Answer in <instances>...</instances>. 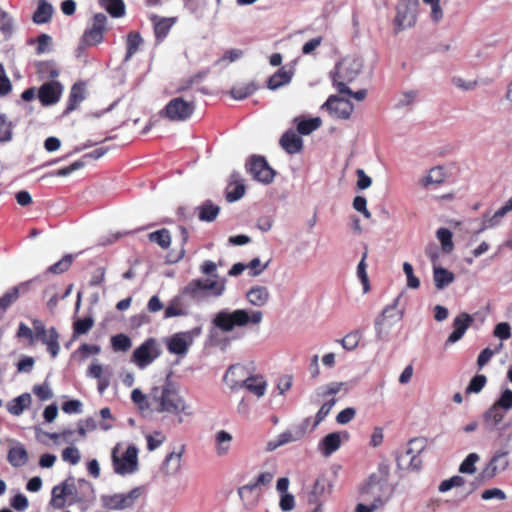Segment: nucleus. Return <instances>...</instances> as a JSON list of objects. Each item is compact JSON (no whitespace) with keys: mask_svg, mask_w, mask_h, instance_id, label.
Instances as JSON below:
<instances>
[{"mask_svg":"<svg viewBox=\"0 0 512 512\" xmlns=\"http://www.w3.org/2000/svg\"><path fill=\"white\" fill-rule=\"evenodd\" d=\"M149 405L159 413H168L177 416H193L190 404L179 394L178 389L168 381L153 386L148 393Z\"/></svg>","mask_w":512,"mask_h":512,"instance_id":"nucleus-1","label":"nucleus"},{"mask_svg":"<svg viewBox=\"0 0 512 512\" xmlns=\"http://www.w3.org/2000/svg\"><path fill=\"white\" fill-rule=\"evenodd\" d=\"M217 265L210 261H204L200 271L210 276L207 279H193L181 291L185 296L194 300H202L208 296L220 297L226 289V279L216 273Z\"/></svg>","mask_w":512,"mask_h":512,"instance_id":"nucleus-2","label":"nucleus"},{"mask_svg":"<svg viewBox=\"0 0 512 512\" xmlns=\"http://www.w3.org/2000/svg\"><path fill=\"white\" fill-rule=\"evenodd\" d=\"M50 504L56 509L63 508L69 502H91L95 498L93 485L85 479L68 477L52 489Z\"/></svg>","mask_w":512,"mask_h":512,"instance_id":"nucleus-3","label":"nucleus"},{"mask_svg":"<svg viewBox=\"0 0 512 512\" xmlns=\"http://www.w3.org/2000/svg\"><path fill=\"white\" fill-rule=\"evenodd\" d=\"M263 313L260 310L236 309L233 311L221 310L212 320L213 325L222 332L228 333L235 328L248 325H259L262 322Z\"/></svg>","mask_w":512,"mask_h":512,"instance_id":"nucleus-4","label":"nucleus"},{"mask_svg":"<svg viewBox=\"0 0 512 512\" xmlns=\"http://www.w3.org/2000/svg\"><path fill=\"white\" fill-rule=\"evenodd\" d=\"M363 68V60L358 56H347L336 66L334 85L339 93L350 94L351 89L347 83L354 81Z\"/></svg>","mask_w":512,"mask_h":512,"instance_id":"nucleus-5","label":"nucleus"},{"mask_svg":"<svg viewBox=\"0 0 512 512\" xmlns=\"http://www.w3.org/2000/svg\"><path fill=\"white\" fill-rule=\"evenodd\" d=\"M114 472L125 476L138 470V449L134 445L122 450L121 444L114 446L111 452Z\"/></svg>","mask_w":512,"mask_h":512,"instance_id":"nucleus-6","label":"nucleus"},{"mask_svg":"<svg viewBox=\"0 0 512 512\" xmlns=\"http://www.w3.org/2000/svg\"><path fill=\"white\" fill-rule=\"evenodd\" d=\"M145 493V487L138 486L126 493L104 494L100 497V501L105 509L121 511L133 508Z\"/></svg>","mask_w":512,"mask_h":512,"instance_id":"nucleus-7","label":"nucleus"},{"mask_svg":"<svg viewBox=\"0 0 512 512\" xmlns=\"http://www.w3.org/2000/svg\"><path fill=\"white\" fill-rule=\"evenodd\" d=\"M402 294L398 295L391 305L385 307L382 313L375 320L376 336L379 339H385L391 328L403 317V311L398 309Z\"/></svg>","mask_w":512,"mask_h":512,"instance_id":"nucleus-8","label":"nucleus"},{"mask_svg":"<svg viewBox=\"0 0 512 512\" xmlns=\"http://www.w3.org/2000/svg\"><path fill=\"white\" fill-rule=\"evenodd\" d=\"M195 108L196 105L193 99L187 100L183 97H175L166 104L161 114L170 121L181 122L189 119Z\"/></svg>","mask_w":512,"mask_h":512,"instance_id":"nucleus-9","label":"nucleus"},{"mask_svg":"<svg viewBox=\"0 0 512 512\" xmlns=\"http://www.w3.org/2000/svg\"><path fill=\"white\" fill-rule=\"evenodd\" d=\"M418 4V0H404L397 5L396 16L393 20L395 34L415 25Z\"/></svg>","mask_w":512,"mask_h":512,"instance_id":"nucleus-10","label":"nucleus"},{"mask_svg":"<svg viewBox=\"0 0 512 512\" xmlns=\"http://www.w3.org/2000/svg\"><path fill=\"white\" fill-rule=\"evenodd\" d=\"M202 333L201 327H194L191 330L178 332L166 339L167 350L171 354L184 356L192 346L194 340Z\"/></svg>","mask_w":512,"mask_h":512,"instance_id":"nucleus-11","label":"nucleus"},{"mask_svg":"<svg viewBox=\"0 0 512 512\" xmlns=\"http://www.w3.org/2000/svg\"><path fill=\"white\" fill-rule=\"evenodd\" d=\"M425 439L414 438L411 439L405 451L397 456V465L400 469L418 470L421 467L422 461L419 454L425 448Z\"/></svg>","mask_w":512,"mask_h":512,"instance_id":"nucleus-12","label":"nucleus"},{"mask_svg":"<svg viewBox=\"0 0 512 512\" xmlns=\"http://www.w3.org/2000/svg\"><path fill=\"white\" fill-rule=\"evenodd\" d=\"M161 354L158 342L154 338H149L137 347L131 361L140 369L146 368L154 362Z\"/></svg>","mask_w":512,"mask_h":512,"instance_id":"nucleus-13","label":"nucleus"},{"mask_svg":"<svg viewBox=\"0 0 512 512\" xmlns=\"http://www.w3.org/2000/svg\"><path fill=\"white\" fill-rule=\"evenodd\" d=\"M107 16L103 13H97L92 18L91 27L88 28L81 40L82 45L93 46L102 42L104 31L106 30Z\"/></svg>","mask_w":512,"mask_h":512,"instance_id":"nucleus-14","label":"nucleus"},{"mask_svg":"<svg viewBox=\"0 0 512 512\" xmlns=\"http://www.w3.org/2000/svg\"><path fill=\"white\" fill-rule=\"evenodd\" d=\"M246 166L252 177L255 180L262 182L264 184H269L270 182H272L275 176L274 170L268 165V163L263 157H251L247 162Z\"/></svg>","mask_w":512,"mask_h":512,"instance_id":"nucleus-15","label":"nucleus"},{"mask_svg":"<svg viewBox=\"0 0 512 512\" xmlns=\"http://www.w3.org/2000/svg\"><path fill=\"white\" fill-rule=\"evenodd\" d=\"M322 108L326 109L331 117L337 119H349L353 110V104L346 99L332 95L322 105Z\"/></svg>","mask_w":512,"mask_h":512,"instance_id":"nucleus-16","label":"nucleus"},{"mask_svg":"<svg viewBox=\"0 0 512 512\" xmlns=\"http://www.w3.org/2000/svg\"><path fill=\"white\" fill-rule=\"evenodd\" d=\"M365 493L373 499L372 509H378L389 500L391 489L385 482L370 481L365 488Z\"/></svg>","mask_w":512,"mask_h":512,"instance_id":"nucleus-17","label":"nucleus"},{"mask_svg":"<svg viewBox=\"0 0 512 512\" xmlns=\"http://www.w3.org/2000/svg\"><path fill=\"white\" fill-rule=\"evenodd\" d=\"M238 495L247 510L255 508L262 495V489L251 482L238 488Z\"/></svg>","mask_w":512,"mask_h":512,"instance_id":"nucleus-18","label":"nucleus"},{"mask_svg":"<svg viewBox=\"0 0 512 512\" xmlns=\"http://www.w3.org/2000/svg\"><path fill=\"white\" fill-rule=\"evenodd\" d=\"M343 439H348L346 432L329 433L319 442L318 450L323 456L329 457L340 448Z\"/></svg>","mask_w":512,"mask_h":512,"instance_id":"nucleus-19","label":"nucleus"},{"mask_svg":"<svg viewBox=\"0 0 512 512\" xmlns=\"http://www.w3.org/2000/svg\"><path fill=\"white\" fill-rule=\"evenodd\" d=\"M509 465V461L507 458L506 452H498L496 453L487 466L483 469L480 474V477L483 480L492 479L498 473L507 469Z\"/></svg>","mask_w":512,"mask_h":512,"instance_id":"nucleus-20","label":"nucleus"},{"mask_svg":"<svg viewBox=\"0 0 512 512\" xmlns=\"http://www.w3.org/2000/svg\"><path fill=\"white\" fill-rule=\"evenodd\" d=\"M62 90L61 84L57 81L44 83L39 88L38 98L43 105H52L59 101Z\"/></svg>","mask_w":512,"mask_h":512,"instance_id":"nucleus-21","label":"nucleus"},{"mask_svg":"<svg viewBox=\"0 0 512 512\" xmlns=\"http://www.w3.org/2000/svg\"><path fill=\"white\" fill-rule=\"evenodd\" d=\"M247 377L249 375L246 367L241 364H235L226 371L224 381L231 389H238L243 387Z\"/></svg>","mask_w":512,"mask_h":512,"instance_id":"nucleus-22","label":"nucleus"},{"mask_svg":"<svg viewBox=\"0 0 512 512\" xmlns=\"http://www.w3.org/2000/svg\"><path fill=\"white\" fill-rule=\"evenodd\" d=\"M106 152H107L106 148H103V147L97 148V149L93 150L92 152L85 154L82 157V159L75 161L68 167L61 168V169L57 170L56 172H54V175L61 176V177L68 176L72 172L83 168L85 166L87 160H89V159L97 160V159L101 158L102 156H104Z\"/></svg>","mask_w":512,"mask_h":512,"instance_id":"nucleus-23","label":"nucleus"},{"mask_svg":"<svg viewBox=\"0 0 512 512\" xmlns=\"http://www.w3.org/2000/svg\"><path fill=\"white\" fill-rule=\"evenodd\" d=\"M509 212H512V196L493 215L483 216L479 232L498 226Z\"/></svg>","mask_w":512,"mask_h":512,"instance_id":"nucleus-24","label":"nucleus"},{"mask_svg":"<svg viewBox=\"0 0 512 512\" xmlns=\"http://www.w3.org/2000/svg\"><path fill=\"white\" fill-rule=\"evenodd\" d=\"M472 322V316L467 313H461L456 316L453 320V332L449 335L447 344H453L459 341L465 334L466 330L470 327Z\"/></svg>","mask_w":512,"mask_h":512,"instance_id":"nucleus-25","label":"nucleus"},{"mask_svg":"<svg viewBox=\"0 0 512 512\" xmlns=\"http://www.w3.org/2000/svg\"><path fill=\"white\" fill-rule=\"evenodd\" d=\"M150 20L154 26L155 37L159 42L163 41L176 23L175 17H160L158 15H152Z\"/></svg>","mask_w":512,"mask_h":512,"instance_id":"nucleus-26","label":"nucleus"},{"mask_svg":"<svg viewBox=\"0 0 512 512\" xmlns=\"http://www.w3.org/2000/svg\"><path fill=\"white\" fill-rule=\"evenodd\" d=\"M446 172L442 166H435L431 168L423 177L418 181L420 187L427 189L430 186H438L445 182Z\"/></svg>","mask_w":512,"mask_h":512,"instance_id":"nucleus-27","label":"nucleus"},{"mask_svg":"<svg viewBox=\"0 0 512 512\" xmlns=\"http://www.w3.org/2000/svg\"><path fill=\"white\" fill-rule=\"evenodd\" d=\"M184 452V446L180 447L178 452H171L166 457L162 464L161 471L166 476H174L181 469V458Z\"/></svg>","mask_w":512,"mask_h":512,"instance_id":"nucleus-28","label":"nucleus"},{"mask_svg":"<svg viewBox=\"0 0 512 512\" xmlns=\"http://www.w3.org/2000/svg\"><path fill=\"white\" fill-rule=\"evenodd\" d=\"M280 145L287 153L296 154L303 149V140L295 131L288 130L282 135Z\"/></svg>","mask_w":512,"mask_h":512,"instance_id":"nucleus-29","label":"nucleus"},{"mask_svg":"<svg viewBox=\"0 0 512 512\" xmlns=\"http://www.w3.org/2000/svg\"><path fill=\"white\" fill-rule=\"evenodd\" d=\"M36 339L40 340L47 348L53 358L57 357L60 351L59 334L54 327L48 328L46 333Z\"/></svg>","mask_w":512,"mask_h":512,"instance_id":"nucleus-30","label":"nucleus"},{"mask_svg":"<svg viewBox=\"0 0 512 512\" xmlns=\"http://www.w3.org/2000/svg\"><path fill=\"white\" fill-rule=\"evenodd\" d=\"M246 298L251 305L263 307L270 299V292L267 287L254 286L247 291Z\"/></svg>","mask_w":512,"mask_h":512,"instance_id":"nucleus-31","label":"nucleus"},{"mask_svg":"<svg viewBox=\"0 0 512 512\" xmlns=\"http://www.w3.org/2000/svg\"><path fill=\"white\" fill-rule=\"evenodd\" d=\"M249 392L261 398L267 390V381L262 375H250L243 385Z\"/></svg>","mask_w":512,"mask_h":512,"instance_id":"nucleus-32","label":"nucleus"},{"mask_svg":"<svg viewBox=\"0 0 512 512\" xmlns=\"http://www.w3.org/2000/svg\"><path fill=\"white\" fill-rule=\"evenodd\" d=\"M245 194V186L240 179V175L233 173L231 175V182L227 188L226 199L228 202H234L242 198Z\"/></svg>","mask_w":512,"mask_h":512,"instance_id":"nucleus-33","label":"nucleus"},{"mask_svg":"<svg viewBox=\"0 0 512 512\" xmlns=\"http://www.w3.org/2000/svg\"><path fill=\"white\" fill-rule=\"evenodd\" d=\"M293 76L291 70H286L284 67L275 72L267 81V87L270 90H277L278 88L290 83Z\"/></svg>","mask_w":512,"mask_h":512,"instance_id":"nucleus-34","label":"nucleus"},{"mask_svg":"<svg viewBox=\"0 0 512 512\" xmlns=\"http://www.w3.org/2000/svg\"><path fill=\"white\" fill-rule=\"evenodd\" d=\"M454 279V274L451 271L442 268L439 265L433 267V281L438 290H442L450 285Z\"/></svg>","mask_w":512,"mask_h":512,"instance_id":"nucleus-35","label":"nucleus"},{"mask_svg":"<svg viewBox=\"0 0 512 512\" xmlns=\"http://www.w3.org/2000/svg\"><path fill=\"white\" fill-rule=\"evenodd\" d=\"M54 12L53 6L47 2L46 0H39L38 7L33 14V22L36 24H44L47 23Z\"/></svg>","mask_w":512,"mask_h":512,"instance_id":"nucleus-36","label":"nucleus"},{"mask_svg":"<svg viewBox=\"0 0 512 512\" xmlns=\"http://www.w3.org/2000/svg\"><path fill=\"white\" fill-rule=\"evenodd\" d=\"M196 210L198 211L200 221L212 222L218 216L220 207L210 200H207L202 205L198 206Z\"/></svg>","mask_w":512,"mask_h":512,"instance_id":"nucleus-37","label":"nucleus"},{"mask_svg":"<svg viewBox=\"0 0 512 512\" xmlns=\"http://www.w3.org/2000/svg\"><path fill=\"white\" fill-rule=\"evenodd\" d=\"M7 460L13 467H22L28 462V453L24 446L19 444L9 450Z\"/></svg>","mask_w":512,"mask_h":512,"instance_id":"nucleus-38","label":"nucleus"},{"mask_svg":"<svg viewBox=\"0 0 512 512\" xmlns=\"http://www.w3.org/2000/svg\"><path fill=\"white\" fill-rule=\"evenodd\" d=\"M294 123L297 126V132L299 134L309 135L321 126L322 120L319 117H314L310 119H302L300 117H296L294 119Z\"/></svg>","mask_w":512,"mask_h":512,"instance_id":"nucleus-39","label":"nucleus"},{"mask_svg":"<svg viewBox=\"0 0 512 512\" xmlns=\"http://www.w3.org/2000/svg\"><path fill=\"white\" fill-rule=\"evenodd\" d=\"M98 3L113 18L125 15L126 8L123 0H98Z\"/></svg>","mask_w":512,"mask_h":512,"instance_id":"nucleus-40","label":"nucleus"},{"mask_svg":"<svg viewBox=\"0 0 512 512\" xmlns=\"http://www.w3.org/2000/svg\"><path fill=\"white\" fill-rule=\"evenodd\" d=\"M32 398L29 393H24L14 399H12L7 404V410L15 416H19L23 413V411L29 407L31 404Z\"/></svg>","mask_w":512,"mask_h":512,"instance_id":"nucleus-41","label":"nucleus"},{"mask_svg":"<svg viewBox=\"0 0 512 512\" xmlns=\"http://www.w3.org/2000/svg\"><path fill=\"white\" fill-rule=\"evenodd\" d=\"M345 386L343 382H331L326 385H322L315 390L314 397L315 401L318 402L321 399H325L329 396H333L339 393Z\"/></svg>","mask_w":512,"mask_h":512,"instance_id":"nucleus-42","label":"nucleus"},{"mask_svg":"<svg viewBox=\"0 0 512 512\" xmlns=\"http://www.w3.org/2000/svg\"><path fill=\"white\" fill-rule=\"evenodd\" d=\"M232 440L233 437L229 432L225 430H220L216 432L215 443L216 453L218 456H224L229 452Z\"/></svg>","mask_w":512,"mask_h":512,"instance_id":"nucleus-43","label":"nucleus"},{"mask_svg":"<svg viewBox=\"0 0 512 512\" xmlns=\"http://www.w3.org/2000/svg\"><path fill=\"white\" fill-rule=\"evenodd\" d=\"M14 21L12 17L0 8V39H9L14 32Z\"/></svg>","mask_w":512,"mask_h":512,"instance_id":"nucleus-44","label":"nucleus"},{"mask_svg":"<svg viewBox=\"0 0 512 512\" xmlns=\"http://www.w3.org/2000/svg\"><path fill=\"white\" fill-rule=\"evenodd\" d=\"M28 282L22 283L19 286H15L10 288L1 298H0V310L4 312L14 301L19 297V291L21 288L27 290Z\"/></svg>","mask_w":512,"mask_h":512,"instance_id":"nucleus-45","label":"nucleus"},{"mask_svg":"<svg viewBox=\"0 0 512 512\" xmlns=\"http://www.w3.org/2000/svg\"><path fill=\"white\" fill-rule=\"evenodd\" d=\"M507 411H504L501 407H498L497 404H493L484 414V421L487 425L491 427L499 424L505 417Z\"/></svg>","mask_w":512,"mask_h":512,"instance_id":"nucleus-46","label":"nucleus"},{"mask_svg":"<svg viewBox=\"0 0 512 512\" xmlns=\"http://www.w3.org/2000/svg\"><path fill=\"white\" fill-rule=\"evenodd\" d=\"M257 90L254 82L240 83L231 89V96L236 100H242L250 96Z\"/></svg>","mask_w":512,"mask_h":512,"instance_id":"nucleus-47","label":"nucleus"},{"mask_svg":"<svg viewBox=\"0 0 512 512\" xmlns=\"http://www.w3.org/2000/svg\"><path fill=\"white\" fill-rule=\"evenodd\" d=\"M142 44L143 38L141 35L138 32H130L126 39L127 51L125 61H128L139 50Z\"/></svg>","mask_w":512,"mask_h":512,"instance_id":"nucleus-48","label":"nucleus"},{"mask_svg":"<svg viewBox=\"0 0 512 512\" xmlns=\"http://www.w3.org/2000/svg\"><path fill=\"white\" fill-rule=\"evenodd\" d=\"M85 89L82 84L73 85L70 95L67 110H74L85 98Z\"/></svg>","mask_w":512,"mask_h":512,"instance_id":"nucleus-49","label":"nucleus"},{"mask_svg":"<svg viewBox=\"0 0 512 512\" xmlns=\"http://www.w3.org/2000/svg\"><path fill=\"white\" fill-rule=\"evenodd\" d=\"M94 325V319L92 317H86L78 319L73 323V338L78 337L89 332Z\"/></svg>","mask_w":512,"mask_h":512,"instance_id":"nucleus-50","label":"nucleus"},{"mask_svg":"<svg viewBox=\"0 0 512 512\" xmlns=\"http://www.w3.org/2000/svg\"><path fill=\"white\" fill-rule=\"evenodd\" d=\"M149 239L157 243L162 248H168L171 243V236L167 229H161L149 234Z\"/></svg>","mask_w":512,"mask_h":512,"instance_id":"nucleus-51","label":"nucleus"},{"mask_svg":"<svg viewBox=\"0 0 512 512\" xmlns=\"http://www.w3.org/2000/svg\"><path fill=\"white\" fill-rule=\"evenodd\" d=\"M111 345L114 351L125 352L131 348L132 341L125 334H117L111 338Z\"/></svg>","mask_w":512,"mask_h":512,"instance_id":"nucleus-52","label":"nucleus"},{"mask_svg":"<svg viewBox=\"0 0 512 512\" xmlns=\"http://www.w3.org/2000/svg\"><path fill=\"white\" fill-rule=\"evenodd\" d=\"M436 236L441 243L444 252H451L453 250L452 232L446 228H440L436 232Z\"/></svg>","mask_w":512,"mask_h":512,"instance_id":"nucleus-53","label":"nucleus"},{"mask_svg":"<svg viewBox=\"0 0 512 512\" xmlns=\"http://www.w3.org/2000/svg\"><path fill=\"white\" fill-rule=\"evenodd\" d=\"M73 262V255L67 254L61 260L51 265L47 271L54 274H61L67 271Z\"/></svg>","mask_w":512,"mask_h":512,"instance_id":"nucleus-54","label":"nucleus"},{"mask_svg":"<svg viewBox=\"0 0 512 512\" xmlns=\"http://www.w3.org/2000/svg\"><path fill=\"white\" fill-rule=\"evenodd\" d=\"M335 402L336 400L334 398H331L330 400L322 404V406L320 407L315 416L314 423L311 425V430H314L326 418V416L330 413L332 407L334 406Z\"/></svg>","mask_w":512,"mask_h":512,"instance_id":"nucleus-55","label":"nucleus"},{"mask_svg":"<svg viewBox=\"0 0 512 512\" xmlns=\"http://www.w3.org/2000/svg\"><path fill=\"white\" fill-rule=\"evenodd\" d=\"M13 125L4 114H0V142H9L12 140Z\"/></svg>","mask_w":512,"mask_h":512,"instance_id":"nucleus-56","label":"nucleus"},{"mask_svg":"<svg viewBox=\"0 0 512 512\" xmlns=\"http://www.w3.org/2000/svg\"><path fill=\"white\" fill-rule=\"evenodd\" d=\"M403 272L406 275L407 287L411 289H418L420 286V280L415 276L413 266L409 262L403 263Z\"/></svg>","mask_w":512,"mask_h":512,"instance_id":"nucleus-57","label":"nucleus"},{"mask_svg":"<svg viewBox=\"0 0 512 512\" xmlns=\"http://www.w3.org/2000/svg\"><path fill=\"white\" fill-rule=\"evenodd\" d=\"M61 457L64 462L76 465L80 462L81 454L78 448L71 446L62 451Z\"/></svg>","mask_w":512,"mask_h":512,"instance_id":"nucleus-58","label":"nucleus"},{"mask_svg":"<svg viewBox=\"0 0 512 512\" xmlns=\"http://www.w3.org/2000/svg\"><path fill=\"white\" fill-rule=\"evenodd\" d=\"M479 460V455L470 453L465 460L461 463L459 471L461 473L473 474L476 471L475 464Z\"/></svg>","mask_w":512,"mask_h":512,"instance_id":"nucleus-59","label":"nucleus"},{"mask_svg":"<svg viewBox=\"0 0 512 512\" xmlns=\"http://www.w3.org/2000/svg\"><path fill=\"white\" fill-rule=\"evenodd\" d=\"M423 2L430 6V18L434 23H439L443 18V10L440 6V0H423Z\"/></svg>","mask_w":512,"mask_h":512,"instance_id":"nucleus-60","label":"nucleus"},{"mask_svg":"<svg viewBox=\"0 0 512 512\" xmlns=\"http://www.w3.org/2000/svg\"><path fill=\"white\" fill-rule=\"evenodd\" d=\"M464 483H465L464 478L456 475V476L451 477L450 479L442 481L441 484L439 485L438 489L440 492H447L454 487L463 486Z\"/></svg>","mask_w":512,"mask_h":512,"instance_id":"nucleus-61","label":"nucleus"},{"mask_svg":"<svg viewBox=\"0 0 512 512\" xmlns=\"http://www.w3.org/2000/svg\"><path fill=\"white\" fill-rule=\"evenodd\" d=\"M486 377L484 375H476L474 376L469 385L467 386L466 388V392L467 393H478L480 392L483 387L485 386L486 384Z\"/></svg>","mask_w":512,"mask_h":512,"instance_id":"nucleus-62","label":"nucleus"},{"mask_svg":"<svg viewBox=\"0 0 512 512\" xmlns=\"http://www.w3.org/2000/svg\"><path fill=\"white\" fill-rule=\"evenodd\" d=\"M146 440H147L148 449L150 451H153V450L157 449L164 442L165 436L161 432L155 431L152 434H148L146 436Z\"/></svg>","mask_w":512,"mask_h":512,"instance_id":"nucleus-63","label":"nucleus"},{"mask_svg":"<svg viewBox=\"0 0 512 512\" xmlns=\"http://www.w3.org/2000/svg\"><path fill=\"white\" fill-rule=\"evenodd\" d=\"M495 404L504 409V411H509L512 408V391L506 389Z\"/></svg>","mask_w":512,"mask_h":512,"instance_id":"nucleus-64","label":"nucleus"}]
</instances>
